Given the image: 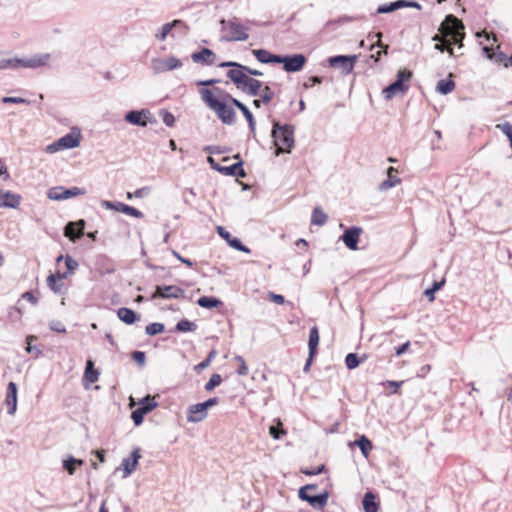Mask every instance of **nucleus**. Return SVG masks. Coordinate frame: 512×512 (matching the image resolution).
I'll list each match as a JSON object with an SVG mask.
<instances>
[{
  "label": "nucleus",
  "mask_w": 512,
  "mask_h": 512,
  "mask_svg": "<svg viewBox=\"0 0 512 512\" xmlns=\"http://www.w3.org/2000/svg\"><path fill=\"white\" fill-rule=\"evenodd\" d=\"M366 358V355L359 357L356 353H348L345 357V365L349 370H353L357 368L360 363L364 362Z\"/></svg>",
  "instance_id": "58836bf2"
},
{
  "label": "nucleus",
  "mask_w": 512,
  "mask_h": 512,
  "mask_svg": "<svg viewBox=\"0 0 512 512\" xmlns=\"http://www.w3.org/2000/svg\"><path fill=\"white\" fill-rule=\"evenodd\" d=\"M355 446L359 447L362 455L365 457V458H368L371 450L373 449V444L372 442L370 441V439L368 437H366L365 435H361L359 436L353 443Z\"/></svg>",
  "instance_id": "f704fd0d"
},
{
  "label": "nucleus",
  "mask_w": 512,
  "mask_h": 512,
  "mask_svg": "<svg viewBox=\"0 0 512 512\" xmlns=\"http://www.w3.org/2000/svg\"><path fill=\"white\" fill-rule=\"evenodd\" d=\"M182 61L175 56H168L165 58H155L152 60V69L155 73H164L167 71L181 68Z\"/></svg>",
  "instance_id": "9d476101"
},
{
  "label": "nucleus",
  "mask_w": 512,
  "mask_h": 512,
  "mask_svg": "<svg viewBox=\"0 0 512 512\" xmlns=\"http://www.w3.org/2000/svg\"><path fill=\"white\" fill-rule=\"evenodd\" d=\"M203 150L205 152L209 153L210 155H213V154H224V153L229 152V148L223 147V146H217V145L205 146Z\"/></svg>",
  "instance_id": "4d7b16f0"
},
{
  "label": "nucleus",
  "mask_w": 512,
  "mask_h": 512,
  "mask_svg": "<svg viewBox=\"0 0 512 512\" xmlns=\"http://www.w3.org/2000/svg\"><path fill=\"white\" fill-rule=\"evenodd\" d=\"M394 171H395V169L393 167L388 168V170H387L388 178L386 180H384L379 185L380 190H388L401 182L400 178H398L396 176H392V172H394Z\"/></svg>",
  "instance_id": "ea45409f"
},
{
  "label": "nucleus",
  "mask_w": 512,
  "mask_h": 512,
  "mask_svg": "<svg viewBox=\"0 0 512 512\" xmlns=\"http://www.w3.org/2000/svg\"><path fill=\"white\" fill-rule=\"evenodd\" d=\"M62 193H63V195H62L63 200H66V199H70L72 197H76L79 195H84V194H86V190L84 188H79V187H71V188L63 187Z\"/></svg>",
  "instance_id": "a18cd8bd"
},
{
  "label": "nucleus",
  "mask_w": 512,
  "mask_h": 512,
  "mask_svg": "<svg viewBox=\"0 0 512 512\" xmlns=\"http://www.w3.org/2000/svg\"><path fill=\"white\" fill-rule=\"evenodd\" d=\"M196 329H197L196 323H194L188 319H185V318L178 321L174 328V330L176 332H181V333L194 332Z\"/></svg>",
  "instance_id": "79ce46f5"
},
{
  "label": "nucleus",
  "mask_w": 512,
  "mask_h": 512,
  "mask_svg": "<svg viewBox=\"0 0 512 512\" xmlns=\"http://www.w3.org/2000/svg\"><path fill=\"white\" fill-rule=\"evenodd\" d=\"M252 54L255 56V58L263 63V64H270V63H275V64H278L279 62V57L280 55L279 54H273L271 52H269L268 50H265V49H255V50H252Z\"/></svg>",
  "instance_id": "c85d7f7f"
},
{
  "label": "nucleus",
  "mask_w": 512,
  "mask_h": 512,
  "mask_svg": "<svg viewBox=\"0 0 512 512\" xmlns=\"http://www.w3.org/2000/svg\"><path fill=\"white\" fill-rule=\"evenodd\" d=\"M116 211L117 212H121V213H124L126 215H129L131 217H134V218H138V219H141L144 217V214L142 211L128 205V204H125V203H122V202H117V205H116Z\"/></svg>",
  "instance_id": "4c0bfd02"
},
{
  "label": "nucleus",
  "mask_w": 512,
  "mask_h": 512,
  "mask_svg": "<svg viewBox=\"0 0 512 512\" xmlns=\"http://www.w3.org/2000/svg\"><path fill=\"white\" fill-rule=\"evenodd\" d=\"M165 326L163 323L154 322L150 323L145 328V333L149 336H155L159 333L164 332Z\"/></svg>",
  "instance_id": "49530a36"
},
{
  "label": "nucleus",
  "mask_w": 512,
  "mask_h": 512,
  "mask_svg": "<svg viewBox=\"0 0 512 512\" xmlns=\"http://www.w3.org/2000/svg\"><path fill=\"white\" fill-rule=\"evenodd\" d=\"M49 328L57 333H66L65 325L59 320H53L49 323Z\"/></svg>",
  "instance_id": "338daca9"
},
{
  "label": "nucleus",
  "mask_w": 512,
  "mask_h": 512,
  "mask_svg": "<svg viewBox=\"0 0 512 512\" xmlns=\"http://www.w3.org/2000/svg\"><path fill=\"white\" fill-rule=\"evenodd\" d=\"M2 102L5 104H30V100L22 97L6 96L2 98Z\"/></svg>",
  "instance_id": "bf43d9fd"
},
{
  "label": "nucleus",
  "mask_w": 512,
  "mask_h": 512,
  "mask_svg": "<svg viewBox=\"0 0 512 512\" xmlns=\"http://www.w3.org/2000/svg\"><path fill=\"white\" fill-rule=\"evenodd\" d=\"M49 59H50V54H48V53L34 55L28 59L20 58L19 67L33 68V69L39 68V67L44 66Z\"/></svg>",
  "instance_id": "b1692460"
},
{
  "label": "nucleus",
  "mask_w": 512,
  "mask_h": 512,
  "mask_svg": "<svg viewBox=\"0 0 512 512\" xmlns=\"http://www.w3.org/2000/svg\"><path fill=\"white\" fill-rule=\"evenodd\" d=\"M356 61V55H335L328 58L330 67L341 68L346 75L352 72Z\"/></svg>",
  "instance_id": "1a4fd4ad"
},
{
  "label": "nucleus",
  "mask_w": 512,
  "mask_h": 512,
  "mask_svg": "<svg viewBox=\"0 0 512 512\" xmlns=\"http://www.w3.org/2000/svg\"><path fill=\"white\" fill-rule=\"evenodd\" d=\"M496 128L505 134L508 140L512 138V124L510 122L506 121L504 123L497 124Z\"/></svg>",
  "instance_id": "0e129e2a"
},
{
  "label": "nucleus",
  "mask_w": 512,
  "mask_h": 512,
  "mask_svg": "<svg viewBox=\"0 0 512 512\" xmlns=\"http://www.w3.org/2000/svg\"><path fill=\"white\" fill-rule=\"evenodd\" d=\"M145 415V411H143L140 407H137L131 412V419L133 420L135 426H139L143 423Z\"/></svg>",
  "instance_id": "603ef678"
},
{
  "label": "nucleus",
  "mask_w": 512,
  "mask_h": 512,
  "mask_svg": "<svg viewBox=\"0 0 512 512\" xmlns=\"http://www.w3.org/2000/svg\"><path fill=\"white\" fill-rule=\"evenodd\" d=\"M445 282V278H442L440 281H434L432 286L424 291V295L428 298L430 302H433L435 300V293L443 288Z\"/></svg>",
  "instance_id": "a19ab883"
},
{
  "label": "nucleus",
  "mask_w": 512,
  "mask_h": 512,
  "mask_svg": "<svg viewBox=\"0 0 512 512\" xmlns=\"http://www.w3.org/2000/svg\"><path fill=\"white\" fill-rule=\"evenodd\" d=\"M197 304L200 307L206 309H214L223 306V302L220 299L213 296H202L198 298Z\"/></svg>",
  "instance_id": "c9c22d12"
},
{
  "label": "nucleus",
  "mask_w": 512,
  "mask_h": 512,
  "mask_svg": "<svg viewBox=\"0 0 512 512\" xmlns=\"http://www.w3.org/2000/svg\"><path fill=\"white\" fill-rule=\"evenodd\" d=\"M222 382V377L220 374L218 373H214L211 375L210 379L208 380V382L205 384L204 386V389L207 391V392H210L212 391L213 389H215L217 386H219Z\"/></svg>",
  "instance_id": "de8ad7c7"
},
{
  "label": "nucleus",
  "mask_w": 512,
  "mask_h": 512,
  "mask_svg": "<svg viewBox=\"0 0 512 512\" xmlns=\"http://www.w3.org/2000/svg\"><path fill=\"white\" fill-rule=\"evenodd\" d=\"M221 25V38L222 42H242L246 41L249 37L247 31L249 26L241 23L240 19L236 16L226 20H220Z\"/></svg>",
  "instance_id": "7ed1b4c3"
},
{
  "label": "nucleus",
  "mask_w": 512,
  "mask_h": 512,
  "mask_svg": "<svg viewBox=\"0 0 512 512\" xmlns=\"http://www.w3.org/2000/svg\"><path fill=\"white\" fill-rule=\"evenodd\" d=\"M185 294L184 289L176 285H157L154 292L151 294L150 299H179L183 298Z\"/></svg>",
  "instance_id": "6e6552de"
},
{
  "label": "nucleus",
  "mask_w": 512,
  "mask_h": 512,
  "mask_svg": "<svg viewBox=\"0 0 512 512\" xmlns=\"http://www.w3.org/2000/svg\"><path fill=\"white\" fill-rule=\"evenodd\" d=\"M131 358L141 367H143L146 363V354L143 351L132 352Z\"/></svg>",
  "instance_id": "e2e57ef3"
},
{
  "label": "nucleus",
  "mask_w": 512,
  "mask_h": 512,
  "mask_svg": "<svg viewBox=\"0 0 512 512\" xmlns=\"http://www.w3.org/2000/svg\"><path fill=\"white\" fill-rule=\"evenodd\" d=\"M262 88V82L249 77L244 85L240 88L244 93L250 96H257Z\"/></svg>",
  "instance_id": "473e14b6"
},
{
  "label": "nucleus",
  "mask_w": 512,
  "mask_h": 512,
  "mask_svg": "<svg viewBox=\"0 0 512 512\" xmlns=\"http://www.w3.org/2000/svg\"><path fill=\"white\" fill-rule=\"evenodd\" d=\"M274 91L268 86V85H265L262 89V93H261V101H263V104H269L272 99L274 98Z\"/></svg>",
  "instance_id": "6e6d98bb"
},
{
  "label": "nucleus",
  "mask_w": 512,
  "mask_h": 512,
  "mask_svg": "<svg viewBox=\"0 0 512 512\" xmlns=\"http://www.w3.org/2000/svg\"><path fill=\"white\" fill-rule=\"evenodd\" d=\"M402 8H416L421 10L422 6L415 0H396L394 2L379 5L376 12L378 14H386Z\"/></svg>",
  "instance_id": "f8f14e48"
},
{
  "label": "nucleus",
  "mask_w": 512,
  "mask_h": 512,
  "mask_svg": "<svg viewBox=\"0 0 512 512\" xmlns=\"http://www.w3.org/2000/svg\"><path fill=\"white\" fill-rule=\"evenodd\" d=\"M453 75L450 73L448 78L441 79L436 85V91L442 95H447L455 89V82L452 79Z\"/></svg>",
  "instance_id": "72a5a7b5"
},
{
  "label": "nucleus",
  "mask_w": 512,
  "mask_h": 512,
  "mask_svg": "<svg viewBox=\"0 0 512 512\" xmlns=\"http://www.w3.org/2000/svg\"><path fill=\"white\" fill-rule=\"evenodd\" d=\"M215 91L218 92L219 94H221L222 97H224V99L227 100L232 106L236 107L237 109H239L242 112L243 116L245 117V119L248 122L250 132L255 136L256 121H255V118H254L252 112L249 110V108L244 103H242L240 100L236 99L229 93L224 92L219 88H215Z\"/></svg>",
  "instance_id": "423d86ee"
},
{
  "label": "nucleus",
  "mask_w": 512,
  "mask_h": 512,
  "mask_svg": "<svg viewBox=\"0 0 512 512\" xmlns=\"http://www.w3.org/2000/svg\"><path fill=\"white\" fill-rule=\"evenodd\" d=\"M328 216L320 207H316L312 211L311 223L313 225L322 226L327 222Z\"/></svg>",
  "instance_id": "37998d69"
},
{
  "label": "nucleus",
  "mask_w": 512,
  "mask_h": 512,
  "mask_svg": "<svg viewBox=\"0 0 512 512\" xmlns=\"http://www.w3.org/2000/svg\"><path fill=\"white\" fill-rule=\"evenodd\" d=\"M37 337L34 335H29L26 337L27 347L26 351L30 354H35V357H39L42 354V351L35 345H32L33 341H36Z\"/></svg>",
  "instance_id": "09e8293b"
},
{
  "label": "nucleus",
  "mask_w": 512,
  "mask_h": 512,
  "mask_svg": "<svg viewBox=\"0 0 512 512\" xmlns=\"http://www.w3.org/2000/svg\"><path fill=\"white\" fill-rule=\"evenodd\" d=\"M157 405L158 404L153 397H151L150 395H146L140 400L138 407H140L143 411H145L146 414H148L149 412L154 410L157 407Z\"/></svg>",
  "instance_id": "c03bdc74"
},
{
  "label": "nucleus",
  "mask_w": 512,
  "mask_h": 512,
  "mask_svg": "<svg viewBox=\"0 0 512 512\" xmlns=\"http://www.w3.org/2000/svg\"><path fill=\"white\" fill-rule=\"evenodd\" d=\"M235 361L239 362V367L237 369V373L240 376H246L249 372L248 367L242 356L237 355L234 357Z\"/></svg>",
  "instance_id": "680f3d73"
},
{
  "label": "nucleus",
  "mask_w": 512,
  "mask_h": 512,
  "mask_svg": "<svg viewBox=\"0 0 512 512\" xmlns=\"http://www.w3.org/2000/svg\"><path fill=\"white\" fill-rule=\"evenodd\" d=\"M125 121L129 124L146 127L151 121V112L148 109L130 110L125 114Z\"/></svg>",
  "instance_id": "ddd939ff"
},
{
  "label": "nucleus",
  "mask_w": 512,
  "mask_h": 512,
  "mask_svg": "<svg viewBox=\"0 0 512 512\" xmlns=\"http://www.w3.org/2000/svg\"><path fill=\"white\" fill-rule=\"evenodd\" d=\"M75 462L76 458L73 456H69L66 459L63 460L62 466L63 469L69 474L74 475L75 473Z\"/></svg>",
  "instance_id": "3c124183"
},
{
  "label": "nucleus",
  "mask_w": 512,
  "mask_h": 512,
  "mask_svg": "<svg viewBox=\"0 0 512 512\" xmlns=\"http://www.w3.org/2000/svg\"><path fill=\"white\" fill-rule=\"evenodd\" d=\"M94 266L100 275L113 274L116 271L115 262L106 254L96 255Z\"/></svg>",
  "instance_id": "2eb2a0df"
},
{
  "label": "nucleus",
  "mask_w": 512,
  "mask_h": 512,
  "mask_svg": "<svg viewBox=\"0 0 512 512\" xmlns=\"http://www.w3.org/2000/svg\"><path fill=\"white\" fill-rule=\"evenodd\" d=\"M363 233V228L360 226H350L344 229L343 234L339 240L343 241L345 246L350 250H357L360 236Z\"/></svg>",
  "instance_id": "9b49d317"
},
{
  "label": "nucleus",
  "mask_w": 512,
  "mask_h": 512,
  "mask_svg": "<svg viewBox=\"0 0 512 512\" xmlns=\"http://www.w3.org/2000/svg\"><path fill=\"white\" fill-rule=\"evenodd\" d=\"M326 470V467L324 464L316 467V468H301V473H303L306 476H314L319 475L323 473Z\"/></svg>",
  "instance_id": "13d9d810"
},
{
  "label": "nucleus",
  "mask_w": 512,
  "mask_h": 512,
  "mask_svg": "<svg viewBox=\"0 0 512 512\" xmlns=\"http://www.w3.org/2000/svg\"><path fill=\"white\" fill-rule=\"evenodd\" d=\"M17 384L15 382H9L7 385L5 403L7 405L8 414L13 415L17 409Z\"/></svg>",
  "instance_id": "4be33fe9"
},
{
  "label": "nucleus",
  "mask_w": 512,
  "mask_h": 512,
  "mask_svg": "<svg viewBox=\"0 0 512 512\" xmlns=\"http://www.w3.org/2000/svg\"><path fill=\"white\" fill-rule=\"evenodd\" d=\"M117 316L118 318L124 322L125 324L132 325L135 322L139 321L141 318V315L135 312L134 310L127 308V307H121L117 310Z\"/></svg>",
  "instance_id": "cd10ccee"
},
{
  "label": "nucleus",
  "mask_w": 512,
  "mask_h": 512,
  "mask_svg": "<svg viewBox=\"0 0 512 512\" xmlns=\"http://www.w3.org/2000/svg\"><path fill=\"white\" fill-rule=\"evenodd\" d=\"M235 159H238V162L230 165V166H222L219 168V173L226 176H234V177H245L246 172L243 169V161L240 159V155L237 154L234 156Z\"/></svg>",
  "instance_id": "412c9836"
},
{
  "label": "nucleus",
  "mask_w": 512,
  "mask_h": 512,
  "mask_svg": "<svg viewBox=\"0 0 512 512\" xmlns=\"http://www.w3.org/2000/svg\"><path fill=\"white\" fill-rule=\"evenodd\" d=\"M81 132L77 128H72L71 132L57 140L58 147L62 149H73L80 145Z\"/></svg>",
  "instance_id": "f3484780"
},
{
  "label": "nucleus",
  "mask_w": 512,
  "mask_h": 512,
  "mask_svg": "<svg viewBox=\"0 0 512 512\" xmlns=\"http://www.w3.org/2000/svg\"><path fill=\"white\" fill-rule=\"evenodd\" d=\"M217 233H218V235L221 238L226 240L227 244L230 247L234 248L235 250H238V251H241V252H244V253H250L251 252L250 248H248L246 245H244L239 238L233 237L231 235V233L229 231H227L224 227L218 226L217 227Z\"/></svg>",
  "instance_id": "dca6fc26"
},
{
  "label": "nucleus",
  "mask_w": 512,
  "mask_h": 512,
  "mask_svg": "<svg viewBox=\"0 0 512 512\" xmlns=\"http://www.w3.org/2000/svg\"><path fill=\"white\" fill-rule=\"evenodd\" d=\"M160 115H161L162 120L166 126L172 127L174 125L175 117L171 112L163 109V110H160Z\"/></svg>",
  "instance_id": "052dcab7"
},
{
  "label": "nucleus",
  "mask_w": 512,
  "mask_h": 512,
  "mask_svg": "<svg viewBox=\"0 0 512 512\" xmlns=\"http://www.w3.org/2000/svg\"><path fill=\"white\" fill-rule=\"evenodd\" d=\"M319 330L317 326H313L309 331V339H308V347L309 352L311 354H317L318 353V345H319Z\"/></svg>",
  "instance_id": "e433bc0d"
},
{
  "label": "nucleus",
  "mask_w": 512,
  "mask_h": 512,
  "mask_svg": "<svg viewBox=\"0 0 512 512\" xmlns=\"http://www.w3.org/2000/svg\"><path fill=\"white\" fill-rule=\"evenodd\" d=\"M362 506L364 512H378L379 502L377 501V495L372 491H367L363 496Z\"/></svg>",
  "instance_id": "c756f323"
},
{
  "label": "nucleus",
  "mask_w": 512,
  "mask_h": 512,
  "mask_svg": "<svg viewBox=\"0 0 512 512\" xmlns=\"http://www.w3.org/2000/svg\"><path fill=\"white\" fill-rule=\"evenodd\" d=\"M201 95L202 101L213 110L217 117L221 120L222 123L227 125H233L236 122V113L233 109V106L227 100L223 98L220 100L214 97L212 91L210 89H201L199 91Z\"/></svg>",
  "instance_id": "f03ea898"
},
{
  "label": "nucleus",
  "mask_w": 512,
  "mask_h": 512,
  "mask_svg": "<svg viewBox=\"0 0 512 512\" xmlns=\"http://www.w3.org/2000/svg\"><path fill=\"white\" fill-rule=\"evenodd\" d=\"M99 374V371L94 366V361L92 359H88L86 361L83 381L89 384L95 383L99 378Z\"/></svg>",
  "instance_id": "2f4dec72"
},
{
  "label": "nucleus",
  "mask_w": 512,
  "mask_h": 512,
  "mask_svg": "<svg viewBox=\"0 0 512 512\" xmlns=\"http://www.w3.org/2000/svg\"><path fill=\"white\" fill-rule=\"evenodd\" d=\"M141 458V449L136 447L133 449L131 453V457L124 458L121 462V466L124 470L123 477H128L131 475L137 468L139 459Z\"/></svg>",
  "instance_id": "aec40b11"
},
{
  "label": "nucleus",
  "mask_w": 512,
  "mask_h": 512,
  "mask_svg": "<svg viewBox=\"0 0 512 512\" xmlns=\"http://www.w3.org/2000/svg\"><path fill=\"white\" fill-rule=\"evenodd\" d=\"M278 64H283V69L288 73L301 71L307 58L304 54L280 55Z\"/></svg>",
  "instance_id": "0eeeda50"
},
{
  "label": "nucleus",
  "mask_w": 512,
  "mask_h": 512,
  "mask_svg": "<svg viewBox=\"0 0 512 512\" xmlns=\"http://www.w3.org/2000/svg\"><path fill=\"white\" fill-rule=\"evenodd\" d=\"M294 133L295 128L292 124H281L276 120L272 121L271 137L276 146V156H279L281 153L292 152L295 145Z\"/></svg>",
  "instance_id": "f257e3e1"
},
{
  "label": "nucleus",
  "mask_w": 512,
  "mask_h": 512,
  "mask_svg": "<svg viewBox=\"0 0 512 512\" xmlns=\"http://www.w3.org/2000/svg\"><path fill=\"white\" fill-rule=\"evenodd\" d=\"M21 203V196L11 191L0 192V207L18 208Z\"/></svg>",
  "instance_id": "a878e982"
},
{
  "label": "nucleus",
  "mask_w": 512,
  "mask_h": 512,
  "mask_svg": "<svg viewBox=\"0 0 512 512\" xmlns=\"http://www.w3.org/2000/svg\"><path fill=\"white\" fill-rule=\"evenodd\" d=\"M412 75L410 70L398 71L396 80L383 89L384 98L391 100L398 93L405 94L410 88L409 81Z\"/></svg>",
  "instance_id": "39448f33"
},
{
  "label": "nucleus",
  "mask_w": 512,
  "mask_h": 512,
  "mask_svg": "<svg viewBox=\"0 0 512 512\" xmlns=\"http://www.w3.org/2000/svg\"><path fill=\"white\" fill-rule=\"evenodd\" d=\"M177 26H182L183 27V35L188 33L189 26L184 21H182L180 19H176V20H173L170 23H165L161 27L160 32L158 34H156V37L159 40L164 41L166 39L167 35L171 32V30L176 28Z\"/></svg>",
  "instance_id": "393cba45"
},
{
  "label": "nucleus",
  "mask_w": 512,
  "mask_h": 512,
  "mask_svg": "<svg viewBox=\"0 0 512 512\" xmlns=\"http://www.w3.org/2000/svg\"><path fill=\"white\" fill-rule=\"evenodd\" d=\"M20 58H11V59H0V69H17L19 68Z\"/></svg>",
  "instance_id": "8fccbe9b"
},
{
  "label": "nucleus",
  "mask_w": 512,
  "mask_h": 512,
  "mask_svg": "<svg viewBox=\"0 0 512 512\" xmlns=\"http://www.w3.org/2000/svg\"><path fill=\"white\" fill-rule=\"evenodd\" d=\"M190 197H196V193L193 188L186 189L183 192V201L187 205H192Z\"/></svg>",
  "instance_id": "774afa93"
},
{
  "label": "nucleus",
  "mask_w": 512,
  "mask_h": 512,
  "mask_svg": "<svg viewBox=\"0 0 512 512\" xmlns=\"http://www.w3.org/2000/svg\"><path fill=\"white\" fill-rule=\"evenodd\" d=\"M442 33L450 36L454 44L462 46V41L465 36L464 24L453 14H448L440 26Z\"/></svg>",
  "instance_id": "20e7f679"
},
{
  "label": "nucleus",
  "mask_w": 512,
  "mask_h": 512,
  "mask_svg": "<svg viewBox=\"0 0 512 512\" xmlns=\"http://www.w3.org/2000/svg\"><path fill=\"white\" fill-rule=\"evenodd\" d=\"M302 496L303 497L299 498L300 500L307 502L311 507L315 509L322 510L327 505L329 492L325 490L317 495H310L308 493L302 492Z\"/></svg>",
  "instance_id": "a211bd4d"
},
{
  "label": "nucleus",
  "mask_w": 512,
  "mask_h": 512,
  "mask_svg": "<svg viewBox=\"0 0 512 512\" xmlns=\"http://www.w3.org/2000/svg\"><path fill=\"white\" fill-rule=\"evenodd\" d=\"M65 265L67 268V275L69 273H73L78 268V262L69 255L65 257Z\"/></svg>",
  "instance_id": "69168bd1"
},
{
  "label": "nucleus",
  "mask_w": 512,
  "mask_h": 512,
  "mask_svg": "<svg viewBox=\"0 0 512 512\" xmlns=\"http://www.w3.org/2000/svg\"><path fill=\"white\" fill-rule=\"evenodd\" d=\"M67 277V273L50 274L47 277L48 287L56 294H62L63 290V279Z\"/></svg>",
  "instance_id": "bb28decb"
},
{
  "label": "nucleus",
  "mask_w": 512,
  "mask_h": 512,
  "mask_svg": "<svg viewBox=\"0 0 512 512\" xmlns=\"http://www.w3.org/2000/svg\"><path fill=\"white\" fill-rule=\"evenodd\" d=\"M207 415L208 410L205 409L202 402L190 405L186 412V418L189 423H199L203 421Z\"/></svg>",
  "instance_id": "6ab92c4d"
},
{
  "label": "nucleus",
  "mask_w": 512,
  "mask_h": 512,
  "mask_svg": "<svg viewBox=\"0 0 512 512\" xmlns=\"http://www.w3.org/2000/svg\"><path fill=\"white\" fill-rule=\"evenodd\" d=\"M63 191V187L62 186H57V187H52L48 190L47 192V197L51 200H55V201H61L63 200L62 198V193Z\"/></svg>",
  "instance_id": "864d4df0"
},
{
  "label": "nucleus",
  "mask_w": 512,
  "mask_h": 512,
  "mask_svg": "<svg viewBox=\"0 0 512 512\" xmlns=\"http://www.w3.org/2000/svg\"><path fill=\"white\" fill-rule=\"evenodd\" d=\"M86 222L83 219L70 221L64 227V236L72 242H76L84 235Z\"/></svg>",
  "instance_id": "4468645a"
},
{
  "label": "nucleus",
  "mask_w": 512,
  "mask_h": 512,
  "mask_svg": "<svg viewBox=\"0 0 512 512\" xmlns=\"http://www.w3.org/2000/svg\"><path fill=\"white\" fill-rule=\"evenodd\" d=\"M226 75L239 89L249 78L246 71L240 68L230 69Z\"/></svg>",
  "instance_id": "7c9ffc66"
},
{
  "label": "nucleus",
  "mask_w": 512,
  "mask_h": 512,
  "mask_svg": "<svg viewBox=\"0 0 512 512\" xmlns=\"http://www.w3.org/2000/svg\"><path fill=\"white\" fill-rule=\"evenodd\" d=\"M191 59L195 63L203 65H212L215 62L216 54L209 48H202L191 54Z\"/></svg>",
  "instance_id": "5701e85b"
},
{
  "label": "nucleus",
  "mask_w": 512,
  "mask_h": 512,
  "mask_svg": "<svg viewBox=\"0 0 512 512\" xmlns=\"http://www.w3.org/2000/svg\"><path fill=\"white\" fill-rule=\"evenodd\" d=\"M150 190H151L150 187L145 186V187L136 189L133 193L127 192L126 197L129 200L132 199L133 197H135V198H143V197L147 196L150 193Z\"/></svg>",
  "instance_id": "5fc2aeb1"
}]
</instances>
